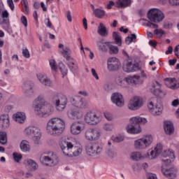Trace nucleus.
I'll use <instances>...</instances> for the list:
<instances>
[{"label": "nucleus", "instance_id": "nucleus-38", "mask_svg": "<svg viewBox=\"0 0 179 179\" xmlns=\"http://www.w3.org/2000/svg\"><path fill=\"white\" fill-rule=\"evenodd\" d=\"M94 15L96 16V17H98V19H103L106 15V11L100 8H96L94 10Z\"/></svg>", "mask_w": 179, "mask_h": 179}, {"label": "nucleus", "instance_id": "nucleus-10", "mask_svg": "<svg viewBox=\"0 0 179 179\" xmlns=\"http://www.w3.org/2000/svg\"><path fill=\"white\" fill-rule=\"evenodd\" d=\"M85 150L88 156H99L103 152V147L99 143L87 144Z\"/></svg>", "mask_w": 179, "mask_h": 179}, {"label": "nucleus", "instance_id": "nucleus-29", "mask_svg": "<svg viewBox=\"0 0 179 179\" xmlns=\"http://www.w3.org/2000/svg\"><path fill=\"white\" fill-rule=\"evenodd\" d=\"M13 118L18 124H24V121H26V114L24 113L17 112L13 115Z\"/></svg>", "mask_w": 179, "mask_h": 179}, {"label": "nucleus", "instance_id": "nucleus-45", "mask_svg": "<svg viewBox=\"0 0 179 179\" xmlns=\"http://www.w3.org/2000/svg\"><path fill=\"white\" fill-rule=\"evenodd\" d=\"M2 17L3 20V23H9V13L8 10H5L2 12Z\"/></svg>", "mask_w": 179, "mask_h": 179}, {"label": "nucleus", "instance_id": "nucleus-22", "mask_svg": "<svg viewBox=\"0 0 179 179\" xmlns=\"http://www.w3.org/2000/svg\"><path fill=\"white\" fill-rule=\"evenodd\" d=\"M162 171L166 178L174 179L177 177V169L175 167L166 169L162 168Z\"/></svg>", "mask_w": 179, "mask_h": 179}, {"label": "nucleus", "instance_id": "nucleus-27", "mask_svg": "<svg viewBox=\"0 0 179 179\" xmlns=\"http://www.w3.org/2000/svg\"><path fill=\"white\" fill-rule=\"evenodd\" d=\"M148 156H150L149 155V153H148L147 155H145L141 153V152H134L131 154L130 159L134 162H139V160H143V159H145Z\"/></svg>", "mask_w": 179, "mask_h": 179}, {"label": "nucleus", "instance_id": "nucleus-21", "mask_svg": "<svg viewBox=\"0 0 179 179\" xmlns=\"http://www.w3.org/2000/svg\"><path fill=\"white\" fill-rule=\"evenodd\" d=\"M71 103L77 107V108H87L89 107V103L83 99L80 96L73 99Z\"/></svg>", "mask_w": 179, "mask_h": 179}, {"label": "nucleus", "instance_id": "nucleus-61", "mask_svg": "<svg viewBox=\"0 0 179 179\" xmlns=\"http://www.w3.org/2000/svg\"><path fill=\"white\" fill-rule=\"evenodd\" d=\"M104 117L108 120V121H113V115L110 113H105Z\"/></svg>", "mask_w": 179, "mask_h": 179}, {"label": "nucleus", "instance_id": "nucleus-33", "mask_svg": "<svg viewBox=\"0 0 179 179\" xmlns=\"http://www.w3.org/2000/svg\"><path fill=\"white\" fill-rule=\"evenodd\" d=\"M113 39L115 40L116 44L121 47L122 45V38L121 37V34L117 31H113L112 34Z\"/></svg>", "mask_w": 179, "mask_h": 179}, {"label": "nucleus", "instance_id": "nucleus-41", "mask_svg": "<svg viewBox=\"0 0 179 179\" xmlns=\"http://www.w3.org/2000/svg\"><path fill=\"white\" fill-rule=\"evenodd\" d=\"M136 40V34H132L131 36H128L125 38V43L127 45H129L131 43H135Z\"/></svg>", "mask_w": 179, "mask_h": 179}, {"label": "nucleus", "instance_id": "nucleus-1", "mask_svg": "<svg viewBox=\"0 0 179 179\" xmlns=\"http://www.w3.org/2000/svg\"><path fill=\"white\" fill-rule=\"evenodd\" d=\"M65 130V122L59 117L50 119L47 124L46 131L53 136H59Z\"/></svg>", "mask_w": 179, "mask_h": 179}, {"label": "nucleus", "instance_id": "nucleus-36", "mask_svg": "<svg viewBox=\"0 0 179 179\" xmlns=\"http://www.w3.org/2000/svg\"><path fill=\"white\" fill-rule=\"evenodd\" d=\"M20 148L22 152H30V144H29L27 141H22L20 144Z\"/></svg>", "mask_w": 179, "mask_h": 179}, {"label": "nucleus", "instance_id": "nucleus-32", "mask_svg": "<svg viewBox=\"0 0 179 179\" xmlns=\"http://www.w3.org/2000/svg\"><path fill=\"white\" fill-rule=\"evenodd\" d=\"M162 149L163 145L162 144H157L155 150L150 152V159H156L159 153H162Z\"/></svg>", "mask_w": 179, "mask_h": 179}, {"label": "nucleus", "instance_id": "nucleus-18", "mask_svg": "<svg viewBox=\"0 0 179 179\" xmlns=\"http://www.w3.org/2000/svg\"><path fill=\"white\" fill-rule=\"evenodd\" d=\"M34 84L31 81H25L22 85V90L26 97L34 96Z\"/></svg>", "mask_w": 179, "mask_h": 179}, {"label": "nucleus", "instance_id": "nucleus-31", "mask_svg": "<svg viewBox=\"0 0 179 179\" xmlns=\"http://www.w3.org/2000/svg\"><path fill=\"white\" fill-rule=\"evenodd\" d=\"M0 124H1L2 128L4 129L9 128L10 122H9V115H1L0 116Z\"/></svg>", "mask_w": 179, "mask_h": 179}, {"label": "nucleus", "instance_id": "nucleus-23", "mask_svg": "<svg viewBox=\"0 0 179 179\" xmlns=\"http://www.w3.org/2000/svg\"><path fill=\"white\" fill-rule=\"evenodd\" d=\"M37 78L38 80L43 85V86H46L48 87H52V83L51 80L48 78L45 75L38 73L37 74Z\"/></svg>", "mask_w": 179, "mask_h": 179}, {"label": "nucleus", "instance_id": "nucleus-28", "mask_svg": "<svg viewBox=\"0 0 179 179\" xmlns=\"http://www.w3.org/2000/svg\"><path fill=\"white\" fill-rule=\"evenodd\" d=\"M164 128L166 135H172V134H174V125L173 124V122L165 121Z\"/></svg>", "mask_w": 179, "mask_h": 179}, {"label": "nucleus", "instance_id": "nucleus-49", "mask_svg": "<svg viewBox=\"0 0 179 179\" xmlns=\"http://www.w3.org/2000/svg\"><path fill=\"white\" fill-rule=\"evenodd\" d=\"M124 136H117L113 138V142H116V143H120V142H124Z\"/></svg>", "mask_w": 179, "mask_h": 179}, {"label": "nucleus", "instance_id": "nucleus-52", "mask_svg": "<svg viewBox=\"0 0 179 179\" xmlns=\"http://www.w3.org/2000/svg\"><path fill=\"white\" fill-rule=\"evenodd\" d=\"M7 3L11 10H15V4L13 3V0H7Z\"/></svg>", "mask_w": 179, "mask_h": 179}, {"label": "nucleus", "instance_id": "nucleus-50", "mask_svg": "<svg viewBox=\"0 0 179 179\" xmlns=\"http://www.w3.org/2000/svg\"><path fill=\"white\" fill-rule=\"evenodd\" d=\"M161 86H162V85H160V83H159V82H157V81H156L155 83H154V84L152 85L153 89H155V91H156V90H159V92L160 93H162V90H160V87H161Z\"/></svg>", "mask_w": 179, "mask_h": 179}, {"label": "nucleus", "instance_id": "nucleus-59", "mask_svg": "<svg viewBox=\"0 0 179 179\" xmlns=\"http://www.w3.org/2000/svg\"><path fill=\"white\" fill-rule=\"evenodd\" d=\"M132 72H136V71H139L141 69V67H139V65L138 64H132Z\"/></svg>", "mask_w": 179, "mask_h": 179}, {"label": "nucleus", "instance_id": "nucleus-62", "mask_svg": "<svg viewBox=\"0 0 179 179\" xmlns=\"http://www.w3.org/2000/svg\"><path fill=\"white\" fill-rule=\"evenodd\" d=\"M149 45H151V47H154L155 48L157 45V42H156L155 40H151L149 41Z\"/></svg>", "mask_w": 179, "mask_h": 179}, {"label": "nucleus", "instance_id": "nucleus-51", "mask_svg": "<svg viewBox=\"0 0 179 179\" xmlns=\"http://www.w3.org/2000/svg\"><path fill=\"white\" fill-rule=\"evenodd\" d=\"M22 55L24 58H30V52L27 48L22 49Z\"/></svg>", "mask_w": 179, "mask_h": 179}, {"label": "nucleus", "instance_id": "nucleus-48", "mask_svg": "<svg viewBox=\"0 0 179 179\" xmlns=\"http://www.w3.org/2000/svg\"><path fill=\"white\" fill-rule=\"evenodd\" d=\"M164 34V31L163 29H155L154 34L157 37V38H162L163 37V34Z\"/></svg>", "mask_w": 179, "mask_h": 179}, {"label": "nucleus", "instance_id": "nucleus-30", "mask_svg": "<svg viewBox=\"0 0 179 179\" xmlns=\"http://www.w3.org/2000/svg\"><path fill=\"white\" fill-rule=\"evenodd\" d=\"M97 33L101 37H107V36H108V30L102 22H100L99 25L98 26Z\"/></svg>", "mask_w": 179, "mask_h": 179}, {"label": "nucleus", "instance_id": "nucleus-7", "mask_svg": "<svg viewBox=\"0 0 179 179\" xmlns=\"http://www.w3.org/2000/svg\"><path fill=\"white\" fill-rule=\"evenodd\" d=\"M152 142H153V137L151 135L145 136L134 141V147L137 150H142L149 148L152 145Z\"/></svg>", "mask_w": 179, "mask_h": 179}, {"label": "nucleus", "instance_id": "nucleus-4", "mask_svg": "<svg viewBox=\"0 0 179 179\" xmlns=\"http://www.w3.org/2000/svg\"><path fill=\"white\" fill-rule=\"evenodd\" d=\"M60 148L66 156H79L82 153V148L73 146L71 142L62 141L60 143Z\"/></svg>", "mask_w": 179, "mask_h": 179}, {"label": "nucleus", "instance_id": "nucleus-56", "mask_svg": "<svg viewBox=\"0 0 179 179\" xmlns=\"http://www.w3.org/2000/svg\"><path fill=\"white\" fill-rule=\"evenodd\" d=\"M24 13H25V15H29L30 12L29 9V3L24 4Z\"/></svg>", "mask_w": 179, "mask_h": 179}, {"label": "nucleus", "instance_id": "nucleus-34", "mask_svg": "<svg viewBox=\"0 0 179 179\" xmlns=\"http://www.w3.org/2000/svg\"><path fill=\"white\" fill-rule=\"evenodd\" d=\"M105 153H106L109 157H115V156H117V151L113 146H107L105 148Z\"/></svg>", "mask_w": 179, "mask_h": 179}, {"label": "nucleus", "instance_id": "nucleus-2", "mask_svg": "<svg viewBox=\"0 0 179 179\" xmlns=\"http://www.w3.org/2000/svg\"><path fill=\"white\" fill-rule=\"evenodd\" d=\"M59 48H62L60 52L64 58H66V61H68L67 65L70 71H71L73 73L78 72V70L79 69V67L78 66V62L76 60L72 58V57H71V54H72L71 48H69L68 46H64V44L62 43L59 44Z\"/></svg>", "mask_w": 179, "mask_h": 179}, {"label": "nucleus", "instance_id": "nucleus-58", "mask_svg": "<svg viewBox=\"0 0 179 179\" xmlns=\"http://www.w3.org/2000/svg\"><path fill=\"white\" fill-rule=\"evenodd\" d=\"M91 72H92V76H94V78H95L96 80H99V75H97L96 70L94 69H92Z\"/></svg>", "mask_w": 179, "mask_h": 179}, {"label": "nucleus", "instance_id": "nucleus-20", "mask_svg": "<svg viewBox=\"0 0 179 179\" xmlns=\"http://www.w3.org/2000/svg\"><path fill=\"white\" fill-rule=\"evenodd\" d=\"M111 101L117 107H122L124 106V97L120 93H113L111 96Z\"/></svg>", "mask_w": 179, "mask_h": 179}, {"label": "nucleus", "instance_id": "nucleus-35", "mask_svg": "<svg viewBox=\"0 0 179 179\" xmlns=\"http://www.w3.org/2000/svg\"><path fill=\"white\" fill-rule=\"evenodd\" d=\"M115 5L117 8H127L131 5V0H117Z\"/></svg>", "mask_w": 179, "mask_h": 179}, {"label": "nucleus", "instance_id": "nucleus-5", "mask_svg": "<svg viewBox=\"0 0 179 179\" xmlns=\"http://www.w3.org/2000/svg\"><path fill=\"white\" fill-rule=\"evenodd\" d=\"M36 104L34 106V109L36 111H41L43 117H50L51 114L54 112V107L51 105H48L43 107V111L42 110L43 106L45 104V100L43 97H38L36 101Z\"/></svg>", "mask_w": 179, "mask_h": 179}, {"label": "nucleus", "instance_id": "nucleus-39", "mask_svg": "<svg viewBox=\"0 0 179 179\" xmlns=\"http://www.w3.org/2000/svg\"><path fill=\"white\" fill-rule=\"evenodd\" d=\"M108 52L109 54H110L111 55H115L117 54H118V47L115 46L113 45H112L111 43H110L109 45V48H108Z\"/></svg>", "mask_w": 179, "mask_h": 179}, {"label": "nucleus", "instance_id": "nucleus-37", "mask_svg": "<svg viewBox=\"0 0 179 179\" xmlns=\"http://www.w3.org/2000/svg\"><path fill=\"white\" fill-rule=\"evenodd\" d=\"M162 111L163 106L162 105H157L153 108L151 113L152 115H161Z\"/></svg>", "mask_w": 179, "mask_h": 179}, {"label": "nucleus", "instance_id": "nucleus-14", "mask_svg": "<svg viewBox=\"0 0 179 179\" xmlns=\"http://www.w3.org/2000/svg\"><path fill=\"white\" fill-rule=\"evenodd\" d=\"M174 159H176V156L171 150H164L161 154V160L166 166H169L171 162H174Z\"/></svg>", "mask_w": 179, "mask_h": 179}, {"label": "nucleus", "instance_id": "nucleus-60", "mask_svg": "<svg viewBox=\"0 0 179 179\" xmlns=\"http://www.w3.org/2000/svg\"><path fill=\"white\" fill-rule=\"evenodd\" d=\"M169 3L175 6H178L179 0H169Z\"/></svg>", "mask_w": 179, "mask_h": 179}, {"label": "nucleus", "instance_id": "nucleus-25", "mask_svg": "<svg viewBox=\"0 0 179 179\" xmlns=\"http://www.w3.org/2000/svg\"><path fill=\"white\" fill-rule=\"evenodd\" d=\"M110 42H106L104 39H100L96 41V45L100 51L102 52H107L108 51V48L110 47Z\"/></svg>", "mask_w": 179, "mask_h": 179}, {"label": "nucleus", "instance_id": "nucleus-63", "mask_svg": "<svg viewBox=\"0 0 179 179\" xmlns=\"http://www.w3.org/2000/svg\"><path fill=\"white\" fill-rule=\"evenodd\" d=\"M66 18L69 22H72V15H71V11L66 12Z\"/></svg>", "mask_w": 179, "mask_h": 179}, {"label": "nucleus", "instance_id": "nucleus-11", "mask_svg": "<svg viewBox=\"0 0 179 179\" xmlns=\"http://www.w3.org/2000/svg\"><path fill=\"white\" fill-rule=\"evenodd\" d=\"M24 135L34 138L36 143H38V141L41 139V131L36 127H27L24 131Z\"/></svg>", "mask_w": 179, "mask_h": 179}, {"label": "nucleus", "instance_id": "nucleus-64", "mask_svg": "<svg viewBox=\"0 0 179 179\" xmlns=\"http://www.w3.org/2000/svg\"><path fill=\"white\" fill-rule=\"evenodd\" d=\"M175 55L179 59V45L174 49Z\"/></svg>", "mask_w": 179, "mask_h": 179}, {"label": "nucleus", "instance_id": "nucleus-6", "mask_svg": "<svg viewBox=\"0 0 179 179\" xmlns=\"http://www.w3.org/2000/svg\"><path fill=\"white\" fill-rule=\"evenodd\" d=\"M52 101L57 111H64L68 104V97L64 94H57L54 95Z\"/></svg>", "mask_w": 179, "mask_h": 179}, {"label": "nucleus", "instance_id": "nucleus-16", "mask_svg": "<svg viewBox=\"0 0 179 179\" xmlns=\"http://www.w3.org/2000/svg\"><path fill=\"white\" fill-rule=\"evenodd\" d=\"M143 106V99L139 96H134L129 103L128 108L133 111L139 110Z\"/></svg>", "mask_w": 179, "mask_h": 179}, {"label": "nucleus", "instance_id": "nucleus-47", "mask_svg": "<svg viewBox=\"0 0 179 179\" xmlns=\"http://www.w3.org/2000/svg\"><path fill=\"white\" fill-rule=\"evenodd\" d=\"M50 66L51 67L52 71H57V69L58 68V65L57 64V62H55V59H50L49 61Z\"/></svg>", "mask_w": 179, "mask_h": 179}, {"label": "nucleus", "instance_id": "nucleus-12", "mask_svg": "<svg viewBox=\"0 0 179 179\" xmlns=\"http://www.w3.org/2000/svg\"><path fill=\"white\" fill-rule=\"evenodd\" d=\"M116 82L120 85H122V83L126 82L128 85H134L136 86V85H142V83H143V80H141L139 76H134L124 78L123 80L122 78H117Z\"/></svg>", "mask_w": 179, "mask_h": 179}, {"label": "nucleus", "instance_id": "nucleus-17", "mask_svg": "<svg viewBox=\"0 0 179 179\" xmlns=\"http://www.w3.org/2000/svg\"><path fill=\"white\" fill-rule=\"evenodd\" d=\"M85 121L90 125H96L100 122V117L94 112H88L85 116Z\"/></svg>", "mask_w": 179, "mask_h": 179}, {"label": "nucleus", "instance_id": "nucleus-24", "mask_svg": "<svg viewBox=\"0 0 179 179\" xmlns=\"http://www.w3.org/2000/svg\"><path fill=\"white\" fill-rule=\"evenodd\" d=\"M165 85L169 87V89H172V90H176L179 87V82L177 81L176 78L165 79Z\"/></svg>", "mask_w": 179, "mask_h": 179}, {"label": "nucleus", "instance_id": "nucleus-54", "mask_svg": "<svg viewBox=\"0 0 179 179\" xmlns=\"http://www.w3.org/2000/svg\"><path fill=\"white\" fill-rule=\"evenodd\" d=\"M103 129H105V131H113V124H106L103 126Z\"/></svg>", "mask_w": 179, "mask_h": 179}, {"label": "nucleus", "instance_id": "nucleus-42", "mask_svg": "<svg viewBox=\"0 0 179 179\" xmlns=\"http://www.w3.org/2000/svg\"><path fill=\"white\" fill-rule=\"evenodd\" d=\"M59 69L62 73V75H63V76H66V75H68V68L65 66V64L62 63H59Z\"/></svg>", "mask_w": 179, "mask_h": 179}, {"label": "nucleus", "instance_id": "nucleus-46", "mask_svg": "<svg viewBox=\"0 0 179 179\" xmlns=\"http://www.w3.org/2000/svg\"><path fill=\"white\" fill-rule=\"evenodd\" d=\"M13 157L15 162H16L17 163H19V162H20L22 159H23V156L22 155V154H19L17 152H13Z\"/></svg>", "mask_w": 179, "mask_h": 179}, {"label": "nucleus", "instance_id": "nucleus-3", "mask_svg": "<svg viewBox=\"0 0 179 179\" xmlns=\"http://www.w3.org/2000/svg\"><path fill=\"white\" fill-rule=\"evenodd\" d=\"M148 120L145 117H141L139 116L134 117L130 119V124L127 127V131L128 134H141L142 129L141 128V124H146Z\"/></svg>", "mask_w": 179, "mask_h": 179}, {"label": "nucleus", "instance_id": "nucleus-9", "mask_svg": "<svg viewBox=\"0 0 179 179\" xmlns=\"http://www.w3.org/2000/svg\"><path fill=\"white\" fill-rule=\"evenodd\" d=\"M40 160L43 164L45 166H49L52 167V166H56L58 164V157L54 152H49L47 155H43L41 157Z\"/></svg>", "mask_w": 179, "mask_h": 179}, {"label": "nucleus", "instance_id": "nucleus-55", "mask_svg": "<svg viewBox=\"0 0 179 179\" xmlns=\"http://www.w3.org/2000/svg\"><path fill=\"white\" fill-rule=\"evenodd\" d=\"M147 178L148 179H157V176L156 174L152 173H147Z\"/></svg>", "mask_w": 179, "mask_h": 179}, {"label": "nucleus", "instance_id": "nucleus-8", "mask_svg": "<svg viewBox=\"0 0 179 179\" xmlns=\"http://www.w3.org/2000/svg\"><path fill=\"white\" fill-rule=\"evenodd\" d=\"M148 17L150 22L160 23L164 19V14L158 8H152L148 13Z\"/></svg>", "mask_w": 179, "mask_h": 179}, {"label": "nucleus", "instance_id": "nucleus-13", "mask_svg": "<svg viewBox=\"0 0 179 179\" xmlns=\"http://www.w3.org/2000/svg\"><path fill=\"white\" fill-rule=\"evenodd\" d=\"M107 68L110 72H115L121 68V62L116 57H110L107 60Z\"/></svg>", "mask_w": 179, "mask_h": 179}, {"label": "nucleus", "instance_id": "nucleus-26", "mask_svg": "<svg viewBox=\"0 0 179 179\" xmlns=\"http://www.w3.org/2000/svg\"><path fill=\"white\" fill-rule=\"evenodd\" d=\"M67 114L69 118H72L73 120H80V118H82V113L76 108H71L68 110Z\"/></svg>", "mask_w": 179, "mask_h": 179}, {"label": "nucleus", "instance_id": "nucleus-40", "mask_svg": "<svg viewBox=\"0 0 179 179\" xmlns=\"http://www.w3.org/2000/svg\"><path fill=\"white\" fill-rule=\"evenodd\" d=\"M8 143V137L6 135V132L1 131L0 132V143L1 145H6Z\"/></svg>", "mask_w": 179, "mask_h": 179}, {"label": "nucleus", "instance_id": "nucleus-44", "mask_svg": "<svg viewBox=\"0 0 179 179\" xmlns=\"http://www.w3.org/2000/svg\"><path fill=\"white\" fill-rule=\"evenodd\" d=\"M123 71L127 73L132 72V62H127L125 65H124Z\"/></svg>", "mask_w": 179, "mask_h": 179}, {"label": "nucleus", "instance_id": "nucleus-15", "mask_svg": "<svg viewBox=\"0 0 179 179\" xmlns=\"http://www.w3.org/2000/svg\"><path fill=\"white\" fill-rule=\"evenodd\" d=\"M85 135L87 141H97L100 139L101 133L99 129H88L85 131Z\"/></svg>", "mask_w": 179, "mask_h": 179}, {"label": "nucleus", "instance_id": "nucleus-43", "mask_svg": "<svg viewBox=\"0 0 179 179\" xmlns=\"http://www.w3.org/2000/svg\"><path fill=\"white\" fill-rule=\"evenodd\" d=\"M26 162L28 166H30L32 168V170L36 171L37 170V169H38V165H37V163H36V162H34V160L27 159Z\"/></svg>", "mask_w": 179, "mask_h": 179}, {"label": "nucleus", "instance_id": "nucleus-19", "mask_svg": "<svg viewBox=\"0 0 179 179\" xmlns=\"http://www.w3.org/2000/svg\"><path fill=\"white\" fill-rule=\"evenodd\" d=\"M86 127L85 122L78 121L73 123L71 126V132L73 135H79Z\"/></svg>", "mask_w": 179, "mask_h": 179}, {"label": "nucleus", "instance_id": "nucleus-57", "mask_svg": "<svg viewBox=\"0 0 179 179\" xmlns=\"http://www.w3.org/2000/svg\"><path fill=\"white\" fill-rule=\"evenodd\" d=\"M12 108H13L12 105H6L4 108V110L6 113H10V111H12Z\"/></svg>", "mask_w": 179, "mask_h": 179}, {"label": "nucleus", "instance_id": "nucleus-53", "mask_svg": "<svg viewBox=\"0 0 179 179\" xmlns=\"http://www.w3.org/2000/svg\"><path fill=\"white\" fill-rule=\"evenodd\" d=\"M20 21H21V23L23 24V26H24V27L27 26V18L26 17V16L24 15L22 16Z\"/></svg>", "mask_w": 179, "mask_h": 179}]
</instances>
